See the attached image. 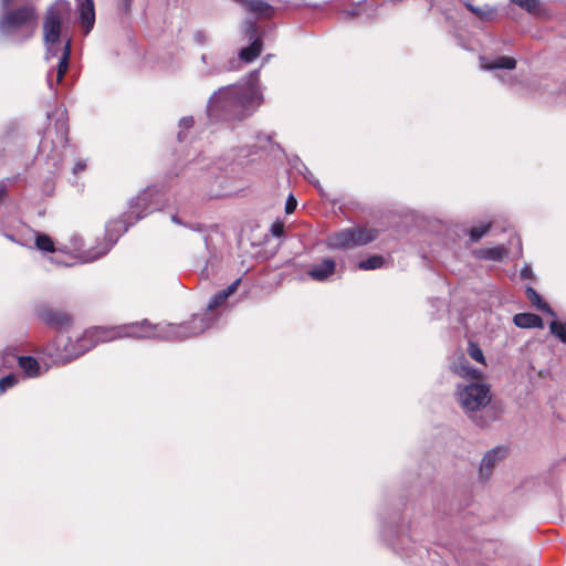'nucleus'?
<instances>
[{"instance_id":"nucleus-1","label":"nucleus","mask_w":566,"mask_h":566,"mask_svg":"<svg viewBox=\"0 0 566 566\" xmlns=\"http://www.w3.org/2000/svg\"><path fill=\"white\" fill-rule=\"evenodd\" d=\"M174 327L153 325L148 319L118 326H95L75 337L59 335L53 345L46 346L44 352L52 358L53 363L65 365L84 355L98 343L112 342L124 337H174Z\"/></svg>"},{"instance_id":"nucleus-2","label":"nucleus","mask_w":566,"mask_h":566,"mask_svg":"<svg viewBox=\"0 0 566 566\" xmlns=\"http://www.w3.org/2000/svg\"><path fill=\"white\" fill-rule=\"evenodd\" d=\"M260 70L252 71L244 82L219 87L208 98L206 113L210 122H235L251 116L262 104Z\"/></svg>"},{"instance_id":"nucleus-3","label":"nucleus","mask_w":566,"mask_h":566,"mask_svg":"<svg viewBox=\"0 0 566 566\" xmlns=\"http://www.w3.org/2000/svg\"><path fill=\"white\" fill-rule=\"evenodd\" d=\"M69 12V3L61 0L51 6L43 20V42L46 49L45 60L56 57L55 82L61 83L69 69L71 39L63 34V21Z\"/></svg>"},{"instance_id":"nucleus-4","label":"nucleus","mask_w":566,"mask_h":566,"mask_svg":"<svg viewBox=\"0 0 566 566\" xmlns=\"http://www.w3.org/2000/svg\"><path fill=\"white\" fill-rule=\"evenodd\" d=\"M35 6L23 0H0V39L13 44L31 40L38 30Z\"/></svg>"},{"instance_id":"nucleus-5","label":"nucleus","mask_w":566,"mask_h":566,"mask_svg":"<svg viewBox=\"0 0 566 566\" xmlns=\"http://www.w3.org/2000/svg\"><path fill=\"white\" fill-rule=\"evenodd\" d=\"M241 280L237 279L228 287L216 293L209 301L203 314L193 315L189 322L181 324L159 323L158 325H167L174 327V337H156L163 340H184L189 337L199 335L208 329L214 322L212 311L222 305L229 296H231L239 287Z\"/></svg>"},{"instance_id":"nucleus-6","label":"nucleus","mask_w":566,"mask_h":566,"mask_svg":"<svg viewBox=\"0 0 566 566\" xmlns=\"http://www.w3.org/2000/svg\"><path fill=\"white\" fill-rule=\"evenodd\" d=\"M457 401L464 413L471 418L475 424L482 427L486 421L478 417L476 412L484 409L491 401L490 387L480 381L463 382L457 386Z\"/></svg>"},{"instance_id":"nucleus-7","label":"nucleus","mask_w":566,"mask_h":566,"mask_svg":"<svg viewBox=\"0 0 566 566\" xmlns=\"http://www.w3.org/2000/svg\"><path fill=\"white\" fill-rule=\"evenodd\" d=\"M378 237L376 229L366 227L345 228L327 235L325 240L328 250H353L366 245Z\"/></svg>"},{"instance_id":"nucleus-8","label":"nucleus","mask_w":566,"mask_h":566,"mask_svg":"<svg viewBox=\"0 0 566 566\" xmlns=\"http://www.w3.org/2000/svg\"><path fill=\"white\" fill-rule=\"evenodd\" d=\"M136 222L137 221H134V217L128 211L118 218L107 221L105 224V243L102 245V249H99L95 255H91L90 253L84 254V259L86 261H95L105 255L117 242L118 238Z\"/></svg>"},{"instance_id":"nucleus-9","label":"nucleus","mask_w":566,"mask_h":566,"mask_svg":"<svg viewBox=\"0 0 566 566\" xmlns=\"http://www.w3.org/2000/svg\"><path fill=\"white\" fill-rule=\"evenodd\" d=\"M161 206L160 188L148 186L128 202V212L139 221Z\"/></svg>"},{"instance_id":"nucleus-10","label":"nucleus","mask_w":566,"mask_h":566,"mask_svg":"<svg viewBox=\"0 0 566 566\" xmlns=\"http://www.w3.org/2000/svg\"><path fill=\"white\" fill-rule=\"evenodd\" d=\"M201 65L198 67V74L201 77H211L220 75L227 71L239 69V62L233 57L228 64L222 63L216 55L203 53L200 57Z\"/></svg>"},{"instance_id":"nucleus-11","label":"nucleus","mask_w":566,"mask_h":566,"mask_svg":"<svg viewBox=\"0 0 566 566\" xmlns=\"http://www.w3.org/2000/svg\"><path fill=\"white\" fill-rule=\"evenodd\" d=\"M15 359H18L19 367L23 370L27 377L34 378L41 375L40 365L35 358L31 356L15 357L9 350H4L0 355V369L9 367Z\"/></svg>"},{"instance_id":"nucleus-12","label":"nucleus","mask_w":566,"mask_h":566,"mask_svg":"<svg viewBox=\"0 0 566 566\" xmlns=\"http://www.w3.org/2000/svg\"><path fill=\"white\" fill-rule=\"evenodd\" d=\"M336 262L332 258H324L317 263L308 266L306 274L315 282H326L336 272Z\"/></svg>"},{"instance_id":"nucleus-13","label":"nucleus","mask_w":566,"mask_h":566,"mask_svg":"<svg viewBox=\"0 0 566 566\" xmlns=\"http://www.w3.org/2000/svg\"><path fill=\"white\" fill-rule=\"evenodd\" d=\"M38 315L44 324L55 329H63L71 324V316L61 310L43 307Z\"/></svg>"},{"instance_id":"nucleus-14","label":"nucleus","mask_w":566,"mask_h":566,"mask_svg":"<svg viewBox=\"0 0 566 566\" xmlns=\"http://www.w3.org/2000/svg\"><path fill=\"white\" fill-rule=\"evenodd\" d=\"M506 449L502 447H496L489 450L484 457L482 458L479 474L481 480L486 481L492 475L493 469L495 465L505 458Z\"/></svg>"},{"instance_id":"nucleus-15","label":"nucleus","mask_w":566,"mask_h":566,"mask_svg":"<svg viewBox=\"0 0 566 566\" xmlns=\"http://www.w3.org/2000/svg\"><path fill=\"white\" fill-rule=\"evenodd\" d=\"M76 12L78 17V23L87 34L94 27L95 23V6L94 0H76Z\"/></svg>"},{"instance_id":"nucleus-16","label":"nucleus","mask_w":566,"mask_h":566,"mask_svg":"<svg viewBox=\"0 0 566 566\" xmlns=\"http://www.w3.org/2000/svg\"><path fill=\"white\" fill-rule=\"evenodd\" d=\"M35 247L40 251L55 253V255L51 260L59 265L70 266L76 263L75 261H69L60 256V254H62L64 250L62 248L55 249L52 238L45 233H36Z\"/></svg>"},{"instance_id":"nucleus-17","label":"nucleus","mask_w":566,"mask_h":566,"mask_svg":"<svg viewBox=\"0 0 566 566\" xmlns=\"http://www.w3.org/2000/svg\"><path fill=\"white\" fill-rule=\"evenodd\" d=\"M83 239L78 234H72L69 240V244L64 245L62 249L64 252L62 254H66L67 259H76L81 262H87L84 259V254L90 253L91 255H95L102 247L93 250H83Z\"/></svg>"},{"instance_id":"nucleus-18","label":"nucleus","mask_w":566,"mask_h":566,"mask_svg":"<svg viewBox=\"0 0 566 566\" xmlns=\"http://www.w3.org/2000/svg\"><path fill=\"white\" fill-rule=\"evenodd\" d=\"M450 368L452 373L467 379L469 382L476 381L481 377V373L471 366L463 354L454 358Z\"/></svg>"},{"instance_id":"nucleus-19","label":"nucleus","mask_w":566,"mask_h":566,"mask_svg":"<svg viewBox=\"0 0 566 566\" xmlns=\"http://www.w3.org/2000/svg\"><path fill=\"white\" fill-rule=\"evenodd\" d=\"M39 153L45 158L49 171L60 168L62 164V154L55 145H51L46 137L40 142Z\"/></svg>"},{"instance_id":"nucleus-20","label":"nucleus","mask_w":566,"mask_h":566,"mask_svg":"<svg viewBox=\"0 0 566 566\" xmlns=\"http://www.w3.org/2000/svg\"><path fill=\"white\" fill-rule=\"evenodd\" d=\"M516 60L511 56H497L494 60H488L484 56H480V66L484 71L494 70H514L516 67Z\"/></svg>"},{"instance_id":"nucleus-21","label":"nucleus","mask_w":566,"mask_h":566,"mask_svg":"<svg viewBox=\"0 0 566 566\" xmlns=\"http://www.w3.org/2000/svg\"><path fill=\"white\" fill-rule=\"evenodd\" d=\"M262 49V39L260 36H255L249 46L242 48L239 51V59L235 60L239 62V65L241 62L250 63L261 54Z\"/></svg>"},{"instance_id":"nucleus-22","label":"nucleus","mask_w":566,"mask_h":566,"mask_svg":"<svg viewBox=\"0 0 566 566\" xmlns=\"http://www.w3.org/2000/svg\"><path fill=\"white\" fill-rule=\"evenodd\" d=\"M513 323L520 328H543L544 326L542 317L533 313L515 314Z\"/></svg>"},{"instance_id":"nucleus-23","label":"nucleus","mask_w":566,"mask_h":566,"mask_svg":"<svg viewBox=\"0 0 566 566\" xmlns=\"http://www.w3.org/2000/svg\"><path fill=\"white\" fill-rule=\"evenodd\" d=\"M465 7L469 11L475 14L481 21L489 22L495 19L496 8L484 4L482 7L473 6L470 2H465Z\"/></svg>"},{"instance_id":"nucleus-24","label":"nucleus","mask_w":566,"mask_h":566,"mask_svg":"<svg viewBox=\"0 0 566 566\" xmlns=\"http://www.w3.org/2000/svg\"><path fill=\"white\" fill-rule=\"evenodd\" d=\"M525 294L527 300L535 306L538 311H542L551 316H556L554 310L542 300V296L531 286L525 290Z\"/></svg>"},{"instance_id":"nucleus-25","label":"nucleus","mask_w":566,"mask_h":566,"mask_svg":"<svg viewBox=\"0 0 566 566\" xmlns=\"http://www.w3.org/2000/svg\"><path fill=\"white\" fill-rule=\"evenodd\" d=\"M505 254L504 247L482 248L475 252L476 258L494 262L502 261Z\"/></svg>"},{"instance_id":"nucleus-26","label":"nucleus","mask_w":566,"mask_h":566,"mask_svg":"<svg viewBox=\"0 0 566 566\" xmlns=\"http://www.w3.org/2000/svg\"><path fill=\"white\" fill-rule=\"evenodd\" d=\"M245 9L251 13H255L262 17H269L273 11V8L263 0H249V2H247Z\"/></svg>"},{"instance_id":"nucleus-27","label":"nucleus","mask_w":566,"mask_h":566,"mask_svg":"<svg viewBox=\"0 0 566 566\" xmlns=\"http://www.w3.org/2000/svg\"><path fill=\"white\" fill-rule=\"evenodd\" d=\"M385 265V258L382 255L374 254L369 258L358 262L357 268L363 271L377 270Z\"/></svg>"},{"instance_id":"nucleus-28","label":"nucleus","mask_w":566,"mask_h":566,"mask_svg":"<svg viewBox=\"0 0 566 566\" xmlns=\"http://www.w3.org/2000/svg\"><path fill=\"white\" fill-rule=\"evenodd\" d=\"M549 331L552 335L558 338L563 344H566V323L552 321L549 323Z\"/></svg>"},{"instance_id":"nucleus-29","label":"nucleus","mask_w":566,"mask_h":566,"mask_svg":"<svg viewBox=\"0 0 566 566\" xmlns=\"http://www.w3.org/2000/svg\"><path fill=\"white\" fill-rule=\"evenodd\" d=\"M57 143L60 146H64L67 142V125L63 116L55 122Z\"/></svg>"},{"instance_id":"nucleus-30","label":"nucleus","mask_w":566,"mask_h":566,"mask_svg":"<svg viewBox=\"0 0 566 566\" xmlns=\"http://www.w3.org/2000/svg\"><path fill=\"white\" fill-rule=\"evenodd\" d=\"M491 227H492L491 222L483 223V224H480L476 227H472L470 230V240L472 242H478L490 231Z\"/></svg>"},{"instance_id":"nucleus-31","label":"nucleus","mask_w":566,"mask_h":566,"mask_svg":"<svg viewBox=\"0 0 566 566\" xmlns=\"http://www.w3.org/2000/svg\"><path fill=\"white\" fill-rule=\"evenodd\" d=\"M344 20H353L361 15V2L354 3L349 9L339 10Z\"/></svg>"},{"instance_id":"nucleus-32","label":"nucleus","mask_w":566,"mask_h":566,"mask_svg":"<svg viewBox=\"0 0 566 566\" xmlns=\"http://www.w3.org/2000/svg\"><path fill=\"white\" fill-rule=\"evenodd\" d=\"M18 384V377L9 374L0 379V397Z\"/></svg>"},{"instance_id":"nucleus-33","label":"nucleus","mask_w":566,"mask_h":566,"mask_svg":"<svg viewBox=\"0 0 566 566\" xmlns=\"http://www.w3.org/2000/svg\"><path fill=\"white\" fill-rule=\"evenodd\" d=\"M468 355L475 361L480 364H485L484 355L480 346L473 342L469 343L468 346Z\"/></svg>"},{"instance_id":"nucleus-34","label":"nucleus","mask_w":566,"mask_h":566,"mask_svg":"<svg viewBox=\"0 0 566 566\" xmlns=\"http://www.w3.org/2000/svg\"><path fill=\"white\" fill-rule=\"evenodd\" d=\"M193 117L192 116H185L180 118L178 123L179 132H178V139L181 142L185 139V130L189 129L193 125Z\"/></svg>"},{"instance_id":"nucleus-35","label":"nucleus","mask_w":566,"mask_h":566,"mask_svg":"<svg viewBox=\"0 0 566 566\" xmlns=\"http://www.w3.org/2000/svg\"><path fill=\"white\" fill-rule=\"evenodd\" d=\"M512 3L518 6L520 8L526 10L527 12H533L537 9L539 2L538 0H510Z\"/></svg>"},{"instance_id":"nucleus-36","label":"nucleus","mask_w":566,"mask_h":566,"mask_svg":"<svg viewBox=\"0 0 566 566\" xmlns=\"http://www.w3.org/2000/svg\"><path fill=\"white\" fill-rule=\"evenodd\" d=\"M193 41L199 45H207L210 42V35L205 30H197L193 33Z\"/></svg>"},{"instance_id":"nucleus-37","label":"nucleus","mask_w":566,"mask_h":566,"mask_svg":"<svg viewBox=\"0 0 566 566\" xmlns=\"http://www.w3.org/2000/svg\"><path fill=\"white\" fill-rule=\"evenodd\" d=\"M115 3L120 14L127 15L130 13L133 0H115Z\"/></svg>"},{"instance_id":"nucleus-38","label":"nucleus","mask_w":566,"mask_h":566,"mask_svg":"<svg viewBox=\"0 0 566 566\" xmlns=\"http://www.w3.org/2000/svg\"><path fill=\"white\" fill-rule=\"evenodd\" d=\"M270 232L275 238H281L284 233V224L281 221H275L270 227Z\"/></svg>"},{"instance_id":"nucleus-39","label":"nucleus","mask_w":566,"mask_h":566,"mask_svg":"<svg viewBox=\"0 0 566 566\" xmlns=\"http://www.w3.org/2000/svg\"><path fill=\"white\" fill-rule=\"evenodd\" d=\"M171 221L176 224L188 227L193 231H199V232L203 231L202 224H199V223L198 224H185V223H182V221L180 220V218L177 214L171 216Z\"/></svg>"},{"instance_id":"nucleus-40","label":"nucleus","mask_w":566,"mask_h":566,"mask_svg":"<svg viewBox=\"0 0 566 566\" xmlns=\"http://www.w3.org/2000/svg\"><path fill=\"white\" fill-rule=\"evenodd\" d=\"M520 276L522 280H531L534 276L533 269L530 264H524L521 269Z\"/></svg>"},{"instance_id":"nucleus-41","label":"nucleus","mask_w":566,"mask_h":566,"mask_svg":"<svg viewBox=\"0 0 566 566\" xmlns=\"http://www.w3.org/2000/svg\"><path fill=\"white\" fill-rule=\"evenodd\" d=\"M296 206H297L296 199L292 195H290L285 202V212L287 214L294 212V210L296 209Z\"/></svg>"},{"instance_id":"nucleus-42","label":"nucleus","mask_w":566,"mask_h":566,"mask_svg":"<svg viewBox=\"0 0 566 566\" xmlns=\"http://www.w3.org/2000/svg\"><path fill=\"white\" fill-rule=\"evenodd\" d=\"M85 167H86L85 161H83V160L76 161L74 167H73V174L74 175L80 174L81 171H83L85 169Z\"/></svg>"},{"instance_id":"nucleus-43","label":"nucleus","mask_w":566,"mask_h":566,"mask_svg":"<svg viewBox=\"0 0 566 566\" xmlns=\"http://www.w3.org/2000/svg\"><path fill=\"white\" fill-rule=\"evenodd\" d=\"M242 151H244V154L240 155V157H242V158L249 157L250 155L256 153V146L255 145L248 146L247 149H242Z\"/></svg>"},{"instance_id":"nucleus-44","label":"nucleus","mask_w":566,"mask_h":566,"mask_svg":"<svg viewBox=\"0 0 566 566\" xmlns=\"http://www.w3.org/2000/svg\"><path fill=\"white\" fill-rule=\"evenodd\" d=\"M248 32L250 33V36L252 38L258 33V29L253 23H251L248 28Z\"/></svg>"},{"instance_id":"nucleus-45","label":"nucleus","mask_w":566,"mask_h":566,"mask_svg":"<svg viewBox=\"0 0 566 566\" xmlns=\"http://www.w3.org/2000/svg\"><path fill=\"white\" fill-rule=\"evenodd\" d=\"M52 72H49L48 74V84L51 88H53V81H52Z\"/></svg>"},{"instance_id":"nucleus-46","label":"nucleus","mask_w":566,"mask_h":566,"mask_svg":"<svg viewBox=\"0 0 566 566\" xmlns=\"http://www.w3.org/2000/svg\"><path fill=\"white\" fill-rule=\"evenodd\" d=\"M6 193V187L1 186L0 187V198L3 197Z\"/></svg>"},{"instance_id":"nucleus-47","label":"nucleus","mask_w":566,"mask_h":566,"mask_svg":"<svg viewBox=\"0 0 566 566\" xmlns=\"http://www.w3.org/2000/svg\"><path fill=\"white\" fill-rule=\"evenodd\" d=\"M431 2V6H434L436 3H438L440 0H429Z\"/></svg>"},{"instance_id":"nucleus-48","label":"nucleus","mask_w":566,"mask_h":566,"mask_svg":"<svg viewBox=\"0 0 566 566\" xmlns=\"http://www.w3.org/2000/svg\"><path fill=\"white\" fill-rule=\"evenodd\" d=\"M264 140L270 142L271 137L269 135L263 136Z\"/></svg>"},{"instance_id":"nucleus-49","label":"nucleus","mask_w":566,"mask_h":566,"mask_svg":"<svg viewBox=\"0 0 566 566\" xmlns=\"http://www.w3.org/2000/svg\"><path fill=\"white\" fill-rule=\"evenodd\" d=\"M205 243L208 247V238L207 237H205Z\"/></svg>"}]
</instances>
